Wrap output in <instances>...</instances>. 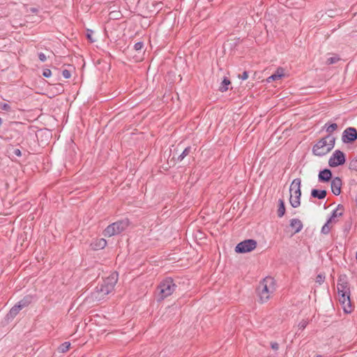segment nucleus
<instances>
[{
    "instance_id": "nucleus-38",
    "label": "nucleus",
    "mask_w": 357,
    "mask_h": 357,
    "mask_svg": "<svg viewBox=\"0 0 357 357\" xmlns=\"http://www.w3.org/2000/svg\"><path fill=\"white\" fill-rule=\"evenodd\" d=\"M13 153L17 157L22 156V152L19 149H13Z\"/></svg>"
},
{
    "instance_id": "nucleus-35",
    "label": "nucleus",
    "mask_w": 357,
    "mask_h": 357,
    "mask_svg": "<svg viewBox=\"0 0 357 357\" xmlns=\"http://www.w3.org/2000/svg\"><path fill=\"white\" fill-rule=\"evenodd\" d=\"M43 75L45 77H50L52 75V71L50 69H48V68L45 69L43 70Z\"/></svg>"
},
{
    "instance_id": "nucleus-7",
    "label": "nucleus",
    "mask_w": 357,
    "mask_h": 357,
    "mask_svg": "<svg viewBox=\"0 0 357 357\" xmlns=\"http://www.w3.org/2000/svg\"><path fill=\"white\" fill-rule=\"evenodd\" d=\"M257 243L254 239H246L238 243L235 247V252L237 253H246L254 250Z\"/></svg>"
},
{
    "instance_id": "nucleus-4",
    "label": "nucleus",
    "mask_w": 357,
    "mask_h": 357,
    "mask_svg": "<svg viewBox=\"0 0 357 357\" xmlns=\"http://www.w3.org/2000/svg\"><path fill=\"white\" fill-rule=\"evenodd\" d=\"M301 180L299 178H296L293 180L290 185V198L289 202L293 208H297L301 205Z\"/></svg>"
},
{
    "instance_id": "nucleus-41",
    "label": "nucleus",
    "mask_w": 357,
    "mask_h": 357,
    "mask_svg": "<svg viewBox=\"0 0 357 357\" xmlns=\"http://www.w3.org/2000/svg\"><path fill=\"white\" fill-rule=\"evenodd\" d=\"M305 326H306V323H305V322L304 323H301L299 324L300 328L304 329L305 328Z\"/></svg>"
},
{
    "instance_id": "nucleus-37",
    "label": "nucleus",
    "mask_w": 357,
    "mask_h": 357,
    "mask_svg": "<svg viewBox=\"0 0 357 357\" xmlns=\"http://www.w3.org/2000/svg\"><path fill=\"white\" fill-rule=\"evenodd\" d=\"M38 59L40 61L44 62L46 61L47 57L44 53L40 52L38 53Z\"/></svg>"
},
{
    "instance_id": "nucleus-22",
    "label": "nucleus",
    "mask_w": 357,
    "mask_h": 357,
    "mask_svg": "<svg viewBox=\"0 0 357 357\" xmlns=\"http://www.w3.org/2000/svg\"><path fill=\"white\" fill-rule=\"evenodd\" d=\"M323 128L325 129L326 131L328 133V135H331L332 132H333L335 130L337 129V125L335 123H333L331 124L326 123L324 126Z\"/></svg>"
},
{
    "instance_id": "nucleus-36",
    "label": "nucleus",
    "mask_w": 357,
    "mask_h": 357,
    "mask_svg": "<svg viewBox=\"0 0 357 357\" xmlns=\"http://www.w3.org/2000/svg\"><path fill=\"white\" fill-rule=\"evenodd\" d=\"M351 227V220L347 221L344 224V231H349Z\"/></svg>"
},
{
    "instance_id": "nucleus-34",
    "label": "nucleus",
    "mask_w": 357,
    "mask_h": 357,
    "mask_svg": "<svg viewBox=\"0 0 357 357\" xmlns=\"http://www.w3.org/2000/svg\"><path fill=\"white\" fill-rule=\"evenodd\" d=\"M1 109H3V110H5V111H10V109H11V107L10 106V105L7 104V103H3L1 105Z\"/></svg>"
},
{
    "instance_id": "nucleus-20",
    "label": "nucleus",
    "mask_w": 357,
    "mask_h": 357,
    "mask_svg": "<svg viewBox=\"0 0 357 357\" xmlns=\"http://www.w3.org/2000/svg\"><path fill=\"white\" fill-rule=\"evenodd\" d=\"M91 245L93 246V250H101L106 247L107 241L104 238H100V239H97Z\"/></svg>"
},
{
    "instance_id": "nucleus-26",
    "label": "nucleus",
    "mask_w": 357,
    "mask_h": 357,
    "mask_svg": "<svg viewBox=\"0 0 357 357\" xmlns=\"http://www.w3.org/2000/svg\"><path fill=\"white\" fill-rule=\"evenodd\" d=\"M70 346V342H65L62 343L59 346V351H61L62 353H65V352H66L67 351L69 350Z\"/></svg>"
},
{
    "instance_id": "nucleus-40",
    "label": "nucleus",
    "mask_w": 357,
    "mask_h": 357,
    "mask_svg": "<svg viewBox=\"0 0 357 357\" xmlns=\"http://www.w3.org/2000/svg\"><path fill=\"white\" fill-rule=\"evenodd\" d=\"M271 347L272 349L277 351L279 349V344L278 342H274L271 343Z\"/></svg>"
},
{
    "instance_id": "nucleus-16",
    "label": "nucleus",
    "mask_w": 357,
    "mask_h": 357,
    "mask_svg": "<svg viewBox=\"0 0 357 357\" xmlns=\"http://www.w3.org/2000/svg\"><path fill=\"white\" fill-rule=\"evenodd\" d=\"M284 70L282 67L278 68L275 72L267 78V82L270 83L273 81L280 79L284 76Z\"/></svg>"
},
{
    "instance_id": "nucleus-30",
    "label": "nucleus",
    "mask_w": 357,
    "mask_h": 357,
    "mask_svg": "<svg viewBox=\"0 0 357 357\" xmlns=\"http://www.w3.org/2000/svg\"><path fill=\"white\" fill-rule=\"evenodd\" d=\"M93 33V31L91 29H86V37L91 43H93L96 41V40H94L92 37Z\"/></svg>"
},
{
    "instance_id": "nucleus-17",
    "label": "nucleus",
    "mask_w": 357,
    "mask_h": 357,
    "mask_svg": "<svg viewBox=\"0 0 357 357\" xmlns=\"http://www.w3.org/2000/svg\"><path fill=\"white\" fill-rule=\"evenodd\" d=\"M290 227L294 229V234H296L302 230L303 225L299 219L293 218L290 220Z\"/></svg>"
},
{
    "instance_id": "nucleus-11",
    "label": "nucleus",
    "mask_w": 357,
    "mask_h": 357,
    "mask_svg": "<svg viewBox=\"0 0 357 357\" xmlns=\"http://www.w3.org/2000/svg\"><path fill=\"white\" fill-rule=\"evenodd\" d=\"M36 301V296L35 295L27 294L24 296L21 300H20L16 304L22 310L24 307H28L30 304Z\"/></svg>"
},
{
    "instance_id": "nucleus-39",
    "label": "nucleus",
    "mask_w": 357,
    "mask_h": 357,
    "mask_svg": "<svg viewBox=\"0 0 357 357\" xmlns=\"http://www.w3.org/2000/svg\"><path fill=\"white\" fill-rule=\"evenodd\" d=\"M243 80H245L248 77V73L247 71H244L242 75L238 76Z\"/></svg>"
},
{
    "instance_id": "nucleus-29",
    "label": "nucleus",
    "mask_w": 357,
    "mask_h": 357,
    "mask_svg": "<svg viewBox=\"0 0 357 357\" xmlns=\"http://www.w3.org/2000/svg\"><path fill=\"white\" fill-rule=\"evenodd\" d=\"M349 168L357 172V156L350 161Z\"/></svg>"
},
{
    "instance_id": "nucleus-24",
    "label": "nucleus",
    "mask_w": 357,
    "mask_h": 357,
    "mask_svg": "<svg viewBox=\"0 0 357 357\" xmlns=\"http://www.w3.org/2000/svg\"><path fill=\"white\" fill-rule=\"evenodd\" d=\"M191 146H187L183 152L178 156L177 161L181 162L191 152Z\"/></svg>"
},
{
    "instance_id": "nucleus-2",
    "label": "nucleus",
    "mask_w": 357,
    "mask_h": 357,
    "mask_svg": "<svg viewBox=\"0 0 357 357\" xmlns=\"http://www.w3.org/2000/svg\"><path fill=\"white\" fill-rule=\"evenodd\" d=\"M130 225L128 218L118 220L109 225L103 231L102 234L106 237H111L118 235L125 231Z\"/></svg>"
},
{
    "instance_id": "nucleus-33",
    "label": "nucleus",
    "mask_w": 357,
    "mask_h": 357,
    "mask_svg": "<svg viewBox=\"0 0 357 357\" xmlns=\"http://www.w3.org/2000/svg\"><path fill=\"white\" fill-rule=\"evenodd\" d=\"M62 75L64 78L69 79L71 77V73L68 70L64 69L62 70Z\"/></svg>"
},
{
    "instance_id": "nucleus-9",
    "label": "nucleus",
    "mask_w": 357,
    "mask_h": 357,
    "mask_svg": "<svg viewBox=\"0 0 357 357\" xmlns=\"http://www.w3.org/2000/svg\"><path fill=\"white\" fill-rule=\"evenodd\" d=\"M345 154L340 150H335L328 160V165L331 167H336L345 163Z\"/></svg>"
},
{
    "instance_id": "nucleus-25",
    "label": "nucleus",
    "mask_w": 357,
    "mask_h": 357,
    "mask_svg": "<svg viewBox=\"0 0 357 357\" xmlns=\"http://www.w3.org/2000/svg\"><path fill=\"white\" fill-rule=\"evenodd\" d=\"M241 40L240 38H234V39H230L228 40V45L231 49L236 48L241 43Z\"/></svg>"
},
{
    "instance_id": "nucleus-23",
    "label": "nucleus",
    "mask_w": 357,
    "mask_h": 357,
    "mask_svg": "<svg viewBox=\"0 0 357 357\" xmlns=\"http://www.w3.org/2000/svg\"><path fill=\"white\" fill-rule=\"evenodd\" d=\"M229 84H231L230 80L226 77H224L219 87V91H220L221 92L227 91L228 90V86Z\"/></svg>"
},
{
    "instance_id": "nucleus-42",
    "label": "nucleus",
    "mask_w": 357,
    "mask_h": 357,
    "mask_svg": "<svg viewBox=\"0 0 357 357\" xmlns=\"http://www.w3.org/2000/svg\"><path fill=\"white\" fill-rule=\"evenodd\" d=\"M1 124H2V119H1V118L0 117V126H1Z\"/></svg>"
},
{
    "instance_id": "nucleus-14",
    "label": "nucleus",
    "mask_w": 357,
    "mask_h": 357,
    "mask_svg": "<svg viewBox=\"0 0 357 357\" xmlns=\"http://www.w3.org/2000/svg\"><path fill=\"white\" fill-rule=\"evenodd\" d=\"M342 180L340 177H335L331 180V188L335 195H339L341 193Z\"/></svg>"
},
{
    "instance_id": "nucleus-15",
    "label": "nucleus",
    "mask_w": 357,
    "mask_h": 357,
    "mask_svg": "<svg viewBox=\"0 0 357 357\" xmlns=\"http://www.w3.org/2000/svg\"><path fill=\"white\" fill-rule=\"evenodd\" d=\"M343 206L340 204L337 206V207L334 209L330 218L327 220L328 223H335L337 220V218L342 215Z\"/></svg>"
},
{
    "instance_id": "nucleus-1",
    "label": "nucleus",
    "mask_w": 357,
    "mask_h": 357,
    "mask_svg": "<svg viewBox=\"0 0 357 357\" xmlns=\"http://www.w3.org/2000/svg\"><path fill=\"white\" fill-rule=\"evenodd\" d=\"M335 137L327 135L320 139L312 147V153L317 156H323L330 152L334 147Z\"/></svg>"
},
{
    "instance_id": "nucleus-19",
    "label": "nucleus",
    "mask_w": 357,
    "mask_h": 357,
    "mask_svg": "<svg viewBox=\"0 0 357 357\" xmlns=\"http://www.w3.org/2000/svg\"><path fill=\"white\" fill-rule=\"evenodd\" d=\"M20 310H22V309L17 304H15L6 314L7 320L13 319Z\"/></svg>"
},
{
    "instance_id": "nucleus-31",
    "label": "nucleus",
    "mask_w": 357,
    "mask_h": 357,
    "mask_svg": "<svg viewBox=\"0 0 357 357\" xmlns=\"http://www.w3.org/2000/svg\"><path fill=\"white\" fill-rule=\"evenodd\" d=\"M325 274L324 273H319L317 275L316 278V282L319 284H321L324 280H325Z\"/></svg>"
},
{
    "instance_id": "nucleus-6",
    "label": "nucleus",
    "mask_w": 357,
    "mask_h": 357,
    "mask_svg": "<svg viewBox=\"0 0 357 357\" xmlns=\"http://www.w3.org/2000/svg\"><path fill=\"white\" fill-rule=\"evenodd\" d=\"M268 283L273 284V279L272 278H266L260 282L259 289V299L261 303L268 301L270 298L271 291L268 288Z\"/></svg>"
},
{
    "instance_id": "nucleus-8",
    "label": "nucleus",
    "mask_w": 357,
    "mask_h": 357,
    "mask_svg": "<svg viewBox=\"0 0 357 357\" xmlns=\"http://www.w3.org/2000/svg\"><path fill=\"white\" fill-rule=\"evenodd\" d=\"M338 294V300L342 306L343 310L346 314H349L353 311V306L350 298V292L342 291Z\"/></svg>"
},
{
    "instance_id": "nucleus-18",
    "label": "nucleus",
    "mask_w": 357,
    "mask_h": 357,
    "mask_svg": "<svg viewBox=\"0 0 357 357\" xmlns=\"http://www.w3.org/2000/svg\"><path fill=\"white\" fill-rule=\"evenodd\" d=\"M327 195L326 190L312 189L311 190V197L319 199H324Z\"/></svg>"
},
{
    "instance_id": "nucleus-5",
    "label": "nucleus",
    "mask_w": 357,
    "mask_h": 357,
    "mask_svg": "<svg viewBox=\"0 0 357 357\" xmlns=\"http://www.w3.org/2000/svg\"><path fill=\"white\" fill-rule=\"evenodd\" d=\"M117 280L118 274L116 273H112L111 275L105 279L101 284L97 286V291L101 294L102 296L109 294L114 290Z\"/></svg>"
},
{
    "instance_id": "nucleus-21",
    "label": "nucleus",
    "mask_w": 357,
    "mask_h": 357,
    "mask_svg": "<svg viewBox=\"0 0 357 357\" xmlns=\"http://www.w3.org/2000/svg\"><path fill=\"white\" fill-rule=\"evenodd\" d=\"M286 208L285 204L283 199H280L278 200V208L277 211V214L279 218H282L285 214Z\"/></svg>"
},
{
    "instance_id": "nucleus-3",
    "label": "nucleus",
    "mask_w": 357,
    "mask_h": 357,
    "mask_svg": "<svg viewBox=\"0 0 357 357\" xmlns=\"http://www.w3.org/2000/svg\"><path fill=\"white\" fill-rule=\"evenodd\" d=\"M172 278H167L160 282L158 286V301H162L169 296L172 295L176 288Z\"/></svg>"
},
{
    "instance_id": "nucleus-12",
    "label": "nucleus",
    "mask_w": 357,
    "mask_h": 357,
    "mask_svg": "<svg viewBox=\"0 0 357 357\" xmlns=\"http://www.w3.org/2000/svg\"><path fill=\"white\" fill-rule=\"evenodd\" d=\"M333 179L332 171L330 169L325 168L321 170L318 175V180L321 183H328Z\"/></svg>"
},
{
    "instance_id": "nucleus-43",
    "label": "nucleus",
    "mask_w": 357,
    "mask_h": 357,
    "mask_svg": "<svg viewBox=\"0 0 357 357\" xmlns=\"http://www.w3.org/2000/svg\"><path fill=\"white\" fill-rule=\"evenodd\" d=\"M316 357H321V356H319V355H318V356H317Z\"/></svg>"
},
{
    "instance_id": "nucleus-10",
    "label": "nucleus",
    "mask_w": 357,
    "mask_h": 357,
    "mask_svg": "<svg viewBox=\"0 0 357 357\" xmlns=\"http://www.w3.org/2000/svg\"><path fill=\"white\" fill-rule=\"evenodd\" d=\"M357 139V130L353 127L346 128L342 136V140L344 144H351Z\"/></svg>"
},
{
    "instance_id": "nucleus-28",
    "label": "nucleus",
    "mask_w": 357,
    "mask_h": 357,
    "mask_svg": "<svg viewBox=\"0 0 357 357\" xmlns=\"http://www.w3.org/2000/svg\"><path fill=\"white\" fill-rule=\"evenodd\" d=\"M331 223H328V220L323 225L321 232L323 234H328L331 231V227L329 226Z\"/></svg>"
},
{
    "instance_id": "nucleus-32",
    "label": "nucleus",
    "mask_w": 357,
    "mask_h": 357,
    "mask_svg": "<svg viewBox=\"0 0 357 357\" xmlns=\"http://www.w3.org/2000/svg\"><path fill=\"white\" fill-rule=\"evenodd\" d=\"M144 47V43L142 42H137L134 45V49L137 51L141 50Z\"/></svg>"
},
{
    "instance_id": "nucleus-27",
    "label": "nucleus",
    "mask_w": 357,
    "mask_h": 357,
    "mask_svg": "<svg viewBox=\"0 0 357 357\" xmlns=\"http://www.w3.org/2000/svg\"><path fill=\"white\" fill-rule=\"evenodd\" d=\"M340 60V58L338 55H335L333 56L329 57L326 60V63L328 65L334 64L339 61Z\"/></svg>"
},
{
    "instance_id": "nucleus-13",
    "label": "nucleus",
    "mask_w": 357,
    "mask_h": 357,
    "mask_svg": "<svg viewBox=\"0 0 357 357\" xmlns=\"http://www.w3.org/2000/svg\"><path fill=\"white\" fill-rule=\"evenodd\" d=\"M345 279V275H341L339 277L337 284V293H342V291L350 292L349 283Z\"/></svg>"
}]
</instances>
